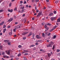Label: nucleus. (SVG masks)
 Listing matches in <instances>:
<instances>
[{
  "instance_id": "f257e3e1",
  "label": "nucleus",
  "mask_w": 60,
  "mask_h": 60,
  "mask_svg": "<svg viewBox=\"0 0 60 60\" xmlns=\"http://www.w3.org/2000/svg\"><path fill=\"white\" fill-rule=\"evenodd\" d=\"M41 15L42 16H43V14H42V12H39L37 16V17H40L41 16Z\"/></svg>"
},
{
  "instance_id": "f03ea898",
  "label": "nucleus",
  "mask_w": 60,
  "mask_h": 60,
  "mask_svg": "<svg viewBox=\"0 0 60 60\" xmlns=\"http://www.w3.org/2000/svg\"><path fill=\"white\" fill-rule=\"evenodd\" d=\"M53 44V42H51L48 45H47V47H51V45Z\"/></svg>"
},
{
  "instance_id": "7ed1b4c3",
  "label": "nucleus",
  "mask_w": 60,
  "mask_h": 60,
  "mask_svg": "<svg viewBox=\"0 0 60 60\" xmlns=\"http://www.w3.org/2000/svg\"><path fill=\"white\" fill-rule=\"evenodd\" d=\"M13 20V18H11L9 20H8L7 21V22H11V21H12Z\"/></svg>"
},
{
  "instance_id": "20e7f679",
  "label": "nucleus",
  "mask_w": 60,
  "mask_h": 60,
  "mask_svg": "<svg viewBox=\"0 0 60 60\" xmlns=\"http://www.w3.org/2000/svg\"><path fill=\"white\" fill-rule=\"evenodd\" d=\"M22 24H21L17 26V27L18 28H20V27H22Z\"/></svg>"
},
{
  "instance_id": "39448f33",
  "label": "nucleus",
  "mask_w": 60,
  "mask_h": 60,
  "mask_svg": "<svg viewBox=\"0 0 60 60\" xmlns=\"http://www.w3.org/2000/svg\"><path fill=\"white\" fill-rule=\"evenodd\" d=\"M28 33V32H25L22 33V35H25V34H27Z\"/></svg>"
},
{
  "instance_id": "423d86ee",
  "label": "nucleus",
  "mask_w": 60,
  "mask_h": 60,
  "mask_svg": "<svg viewBox=\"0 0 60 60\" xmlns=\"http://www.w3.org/2000/svg\"><path fill=\"white\" fill-rule=\"evenodd\" d=\"M36 38L37 39H41V37H40V36H39L38 35H37V36Z\"/></svg>"
},
{
  "instance_id": "0eeeda50",
  "label": "nucleus",
  "mask_w": 60,
  "mask_h": 60,
  "mask_svg": "<svg viewBox=\"0 0 60 60\" xmlns=\"http://www.w3.org/2000/svg\"><path fill=\"white\" fill-rule=\"evenodd\" d=\"M6 52L8 55H10V51H6Z\"/></svg>"
},
{
  "instance_id": "6e6552de",
  "label": "nucleus",
  "mask_w": 60,
  "mask_h": 60,
  "mask_svg": "<svg viewBox=\"0 0 60 60\" xmlns=\"http://www.w3.org/2000/svg\"><path fill=\"white\" fill-rule=\"evenodd\" d=\"M23 51L24 52H22V54H23L24 53H27V52H28V51L27 50H24Z\"/></svg>"
},
{
  "instance_id": "1a4fd4ad",
  "label": "nucleus",
  "mask_w": 60,
  "mask_h": 60,
  "mask_svg": "<svg viewBox=\"0 0 60 60\" xmlns=\"http://www.w3.org/2000/svg\"><path fill=\"white\" fill-rule=\"evenodd\" d=\"M33 34V33H32V32H30L29 33V35H28V36L29 37L30 36H31V35H32Z\"/></svg>"
},
{
  "instance_id": "9d476101",
  "label": "nucleus",
  "mask_w": 60,
  "mask_h": 60,
  "mask_svg": "<svg viewBox=\"0 0 60 60\" xmlns=\"http://www.w3.org/2000/svg\"><path fill=\"white\" fill-rule=\"evenodd\" d=\"M57 22H60V17L57 19Z\"/></svg>"
},
{
  "instance_id": "9b49d317",
  "label": "nucleus",
  "mask_w": 60,
  "mask_h": 60,
  "mask_svg": "<svg viewBox=\"0 0 60 60\" xmlns=\"http://www.w3.org/2000/svg\"><path fill=\"white\" fill-rule=\"evenodd\" d=\"M55 19V18L54 17V18H51V20L53 21L54 19Z\"/></svg>"
},
{
  "instance_id": "f8f14e48",
  "label": "nucleus",
  "mask_w": 60,
  "mask_h": 60,
  "mask_svg": "<svg viewBox=\"0 0 60 60\" xmlns=\"http://www.w3.org/2000/svg\"><path fill=\"white\" fill-rule=\"evenodd\" d=\"M24 11H25V10L24 9H22V11L21 12H20V13H23L24 12Z\"/></svg>"
},
{
  "instance_id": "ddd939ff",
  "label": "nucleus",
  "mask_w": 60,
  "mask_h": 60,
  "mask_svg": "<svg viewBox=\"0 0 60 60\" xmlns=\"http://www.w3.org/2000/svg\"><path fill=\"white\" fill-rule=\"evenodd\" d=\"M6 29L5 28L3 30V32L4 33L5 32V31H6Z\"/></svg>"
},
{
  "instance_id": "4468645a",
  "label": "nucleus",
  "mask_w": 60,
  "mask_h": 60,
  "mask_svg": "<svg viewBox=\"0 0 60 60\" xmlns=\"http://www.w3.org/2000/svg\"><path fill=\"white\" fill-rule=\"evenodd\" d=\"M42 35L43 37H45V34L44 33H43Z\"/></svg>"
},
{
  "instance_id": "2eb2a0df",
  "label": "nucleus",
  "mask_w": 60,
  "mask_h": 60,
  "mask_svg": "<svg viewBox=\"0 0 60 60\" xmlns=\"http://www.w3.org/2000/svg\"><path fill=\"white\" fill-rule=\"evenodd\" d=\"M55 45H53V47L52 48L53 50L54 49H55Z\"/></svg>"
},
{
  "instance_id": "dca6fc26",
  "label": "nucleus",
  "mask_w": 60,
  "mask_h": 60,
  "mask_svg": "<svg viewBox=\"0 0 60 60\" xmlns=\"http://www.w3.org/2000/svg\"><path fill=\"white\" fill-rule=\"evenodd\" d=\"M4 23V22H3L1 23L0 24V25H3Z\"/></svg>"
},
{
  "instance_id": "f3484780",
  "label": "nucleus",
  "mask_w": 60,
  "mask_h": 60,
  "mask_svg": "<svg viewBox=\"0 0 60 60\" xmlns=\"http://www.w3.org/2000/svg\"><path fill=\"white\" fill-rule=\"evenodd\" d=\"M3 48V46H0V49L3 50V49L2 48Z\"/></svg>"
},
{
  "instance_id": "a211bd4d",
  "label": "nucleus",
  "mask_w": 60,
  "mask_h": 60,
  "mask_svg": "<svg viewBox=\"0 0 60 60\" xmlns=\"http://www.w3.org/2000/svg\"><path fill=\"white\" fill-rule=\"evenodd\" d=\"M34 46H35V45H31L30 47V48H31V47H34Z\"/></svg>"
},
{
  "instance_id": "6ab92c4d",
  "label": "nucleus",
  "mask_w": 60,
  "mask_h": 60,
  "mask_svg": "<svg viewBox=\"0 0 60 60\" xmlns=\"http://www.w3.org/2000/svg\"><path fill=\"white\" fill-rule=\"evenodd\" d=\"M54 28H53V29H51L50 31V32H52V31H53V30H54Z\"/></svg>"
},
{
  "instance_id": "aec40b11",
  "label": "nucleus",
  "mask_w": 60,
  "mask_h": 60,
  "mask_svg": "<svg viewBox=\"0 0 60 60\" xmlns=\"http://www.w3.org/2000/svg\"><path fill=\"white\" fill-rule=\"evenodd\" d=\"M47 25L46 24H45V28H47Z\"/></svg>"
},
{
  "instance_id": "412c9836",
  "label": "nucleus",
  "mask_w": 60,
  "mask_h": 60,
  "mask_svg": "<svg viewBox=\"0 0 60 60\" xmlns=\"http://www.w3.org/2000/svg\"><path fill=\"white\" fill-rule=\"evenodd\" d=\"M21 56V53H19L18 55V57H19V56Z\"/></svg>"
},
{
  "instance_id": "4be33fe9",
  "label": "nucleus",
  "mask_w": 60,
  "mask_h": 60,
  "mask_svg": "<svg viewBox=\"0 0 60 60\" xmlns=\"http://www.w3.org/2000/svg\"><path fill=\"white\" fill-rule=\"evenodd\" d=\"M53 14L52 13H51V14H50L49 15V16H52L53 15Z\"/></svg>"
},
{
  "instance_id": "5701e85b",
  "label": "nucleus",
  "mask_w": 60,
  "mask_h": 60,
  "mask_svg": "<svg viewBox=\"0 0 60 60\" xmlns=\"http://www.w3.org/2000/svg\"><path fill=\"white\" fill-rule=\"evenodd\" d=\"M4 42H8V40H4Z\"/></svg>"
},
{
  "instance_id": "b1692460",
  "label": "nucleus",
  "mask_w": 60,
  "mask_h": 60,
  "mask_svg": "<svg viewBox=\"0 0 60 60\" xmlns=\"http://www.w3.org/2000/svg\"><path fill=\"white\" fill-rule=\"evenodd\" d=\"M56 36L54 35L53 36V38H53V39H54V38H55H55H56Z\"/></svg>"
},
{
  "instance_id": "393cba45",
  "label": "nucleus",
  "mask_w": 60,
  "mask_h": 60,
  "mask_svg": "<svg viewBox=\"0 0 60 60\" xmlns=\"http://www.w3.org/2000/svg\"><path fill=\"white\" fill-rule=\"evenodd\" d=\"M12 34V32H11L10 33H9V35H11Z\"/></svg>"
},
{
  "instance_id": "a878e982",
  "label": "nucleus",
  "mask_w": 60,
  "mask_h": 60,
  "mask_svg": "<svg viewBox=\"0 0 60 60\" xmlns=\"http://www.w3.org/2000/svg\"><path fill=\"white\" fill-rule=\"evenodd\" d=\"M23 58H24V60H27V59L26 57H23Z\"/></svg>"
},
{
  "instance_id": "bb28decb",
  "label": "nucleus",
  "mask_w": 60,
  "mask_h": 60,
  "mask_svg": "<svg viewBox=\"0 0 60 60\" xmlns=\"http://www.w3.org/2000/svg\"><path fill=\"white\" fill-rule=\"evenodd\" d=\"M8 45H11V43L10 42H8Z\"/></svg>"
},
{
  "instance_id": "cd10ccee",
  "label": "nucleus",
  "mask_w": 60,
  "mask_h": 60,
  "mask_svg": "<svg viewBox=\"0 0 60 60\" xmlns=\"http://www.w3.org/2000/svg\"><path fill=\"white\" fill-rule=\"evenodd\" d=\"M6 25H4V27H3V28H5V27H6Z\"/></svg>"
},
{
  "instance_id": "c85d7f7f",
  "label": "nucleus",
  "mask_w": 60,
  "mask_h": 60,
  "mask_svg": "<svg viewBox=\"0 0 60 60\" xmlns=\"http://www.w3.org/2000/svg\"><path fill=\"white\" fill-rule=\"evenodd\" d=\"M47 25H48V26H50V25H51V24L49 23H48L47 24Z\"/></svg>"
},
{
  "instance_id": "c756f323",
  "label": "nucleus",
  "mask_w": 60,
  "mask_h": 60,
  "mask_svg": "<svg viewBox=\"0 0 60 60\" xmlns=\"http://www.w3.org/2000/svg\"><path fill=\"white\" fill-rule=\"evenodd\" d=\"M3 11V9L0 10V13L1 12H2V11Z\"/></svg>"
},
{
  "instance_id": "7c9ffc66",
  "label": "nucleus",
  "mask_w": 60,
  "mask_h": 60,
  "mask_svg": "<svg viewBox=\"0 0 60 60\" xmlns=\"http://www.w3.org/2000/svg\"><path fill=\"white\" fill-rule=\"evenodd\" d=\"M11 3H10L9 5V7H11Z\"/></svg>"
},
{
  "instance_id": "2f4dec72",
  "label": "nucleus",
  "mask_w": 60,
  "mask_h": 60,
  "mask_svg": "<svg viewBox=\"0 0 60 60\" xmlns=\"http://www.w3.org/2000/svg\"><path fill=\"white\" fill-rule=\"evenodd\" d=\"M16 28H15L13 30L15 32H16Z\"/></svg>"
},
{
  "instance_id": "473e14b6",
  "label": "nucleus",
  "mask_w": 60,
  "mask_h": 60,
  "mask_svg": "<svg viewBox=\"0 0 60 60\" xmlns=\"http://www.w3.org/2000/svg\"><path fill=\"white\" fill-rule=\"evenodd\" d=\"M60 51V50L59 49H57V52H58Z\"/></svg>"
},
{
  "instance_id": "72a5a7b5",
  "label": "nucleus",
  "mask_w": 60,
  "mask_h": 60,
  "mask_svg": "<svg viewBox=\"0 0 60 60\" xmlns=\"http://www.w3.org/2000/svg\"><path fill=\"white\" fill-rule=\"evenodd\" d=\"M48 56L49 57H50V56H51V54H48Z\"/></svg>"
},
{
  "instance_id": "f704fd0d",
  "label": "nucleus",
  "mask_w": 60,
  "mask_h": 60,
  "mask_svg": "<svg viewBox=\"0 0 60 60\" xmlns=\"http://www.w3.org/2000/svg\"><path fill=\"white\" fill-rule=\"evenodd\" d=\"M31 1L32 3H34V0H31Z\"/></svg>"
},
{
  "instance_id": "c9c22d12",
  "label": "nucleus",
  "mask_w": 60,
  "mask_h": 60,
  "mask_svg": "<svg viewBox=\"0 0 60 60\" xmlns=\"http://www.w3.org/2000/svg\"><path fill=\"white\" fill-rule=\"evenodd\" d=\"M39 0H36L35 2H39Z\"/></svg>"
},
{
  "instance_id": "e433bc0d",
  "label": "nucleus",
  "mask_w": 60,
  "mask_h": 60,
  "mask_svg": "<svg viewBox=\"0 0 60 60\" xmlns=\"http://www.w3.org/2000/svg\"><path fill=\"white\" fill-rule=\"evenodd\" d=\"M17 10V8L16 7L14 9V11Z\"/></svg>"
},
{
  "instance_id": "4c0bfd02",
  "label": "nucleus",
  "mask_w": 60,
  "mask_h": 60,
  "mask_svg": "<svg viewBox=\"0 0 60 60\" xmlns=\"http://www.w3.org/2000/svg\"><path fill=\"white\" fill-rule=\"evenodd\" d=\"M56 11H54V14H56Z\"/></svg>"
},
{
  "instance_id": "58836bf2",
  "label": "nucleus",
  "mask_w": 60,
  "mask_h": 60,
  "mask_svg": "<svg viewBox=\"0 0 60 60\" xmlns=\"http://www.w3.org/2000/svg\"><path fill=\"white\" fill-rule=\"evenodd\" d=\"M20 4H22V3H23V1H20Z\"/></svg>"
},
{
  "instance_id": "ea45409f",
  "label": "nucleus",
  "mask_w": 60,
  "mask_h": 60,
  "mask_svg": "<svg viewBox=\"0 0 60 60\" xmlns=\"http://www.w3.org/2000/svg\"><path fill=\"white\" fill-rule=\"evenodd\" d=\"M21 9H24V6H23L22 8L21 7Z\"/></svg>"
},
{
  "instance_id": "a19ab883",
  "label": "nucleus",
  "mask_w": 60,
  "mask_h": 60,
  "mask_svg": "<svg viewBox=\"0 0 60 60\" xmlns=\"http://www.w3.org/2000/svg\"><path fill=\"white\" fill-rule=\"evenodd\" d=\"M13 11V10L12 9H11V10H10V12H12V11Z\"/></svg>"
},
{
  "instance_id": "79ce46f5",
  "label": "nucleus",
  "mask_w": 60,
  "mask_h": 60,
  "mask_svg": "<svg viewBox=\"0 0 60 60\" xmlns=\"http://www.w3.org/2000/svg\"><path fill=\"white\" fill-rule=\"evenodd\" d=\"M23 40H25L26 39V37H23Z\"/></svg>"
},
{
  "instance_id": "37998d69",
  "label": "nucleus",
  "mask_w": 60,
  "mask_h": 60,
  "mask_svg": "<svg viewBox=\"0 0 60 60\" xmlns=\"http://www.w3.org/2000/svg\"><path fill=\"white\" fill-rule=\"evenodd\" d=\"M36 11L37 12H38L39 11L38 10H37Z\"/></svg>"
},
{
  "instance_id": "c03bdc74",
  "label": "nucleus",
  "mask_w": 60,
  "mask_h": 60,
  "mask_svg": "<svg viewBox=\"0 0 60 60\" xmlns=\"http://www.w3.org/2000/svg\"><path fill=\"white\" fill-rule=\"evenodd\" d=\"M24 55H28V53H25L24 54Z\"/></svg>"
},
{
  "instance_id": "a18cd8bd",
  "label": "nucleus",
  "mask_w": 60,
  "mask_h": 60,
  "mask_svg": "<svg viewBox=\"0 0 60 60\" xmlns=\"http://www.w3.org/2000/svg\"><path fill=\"white\" fill-rule=\"evenodd\" d=\"M21 46L20 45H19L18 46L19 48H21Z\"/></svg>"
},
{
  "instance_id": "49530a36",
  "label": "nucleus",
  "mask_w": 60,
  "mask_h": 60,
  "mask_svg": "<svg viewBox=\"0 0 60 60\" xmlns=\"http://www.w3.org/2000/svg\"><path fill=\"white\" fill-rule=\"evenodd\" d=\"M40 51H43L44 50H43L42 49L40 50Z\"/></svg>"
},
{
  "instance_id": "de8ad7c7",
  "label": "nucleus",
  "mask_w": 60,
  "mask_h": 60,
  "mask_svg": "<svg viewBox=\"0 0 60 60\" xmlns=\"http://www.w3.org/2000/svg\"><path fill=\"white\" fill-rule=\"evenodd\" d=\"M26 1H24V4H26Z\"/></svg>"
},
{
  "instance_id": "09e8293b",
  "label": "nucleus",
  "mask_w": 60,
  "mask_h": 60,
  "mask_svg": "<svg viewBox=\"0 0 60 60\" xmlns=\"http://www.w3.org/2000/svg\"><path fill=\"white\" fill-rule=\"evenodd\" d=\"M25 30H26V31H28V29H25Z\"/></svg>"
},
{
  "instance_id": "8fccbe9b",
  "label": "nucleus",
  "mask_w": 60,
  "mask_h": 60,
  "mask_svg": "<svg viewBox=\"0 0 60 60\" xmlns=\"http://www.w3.org/2000/svg\"><path fill=\"white\" fill-rule=\"evenodd\" d=\"M8 11L9 12H10V11L11 12V10H10L9 9H8Z\"/></svg>"
},
{
  "instance_id": "3c124183",
  "label": "nucleus",
  "mask_w": 60,
  "mask_h": 60,
  "mask_svg": "<svg viewBox=\"0 0 60 60\" xmlns=\"http://www.w3.org/2000/svg\"><path fill=\"white\" fill-rule=\"evenodd\" d=\"M50 35V33H49L48 34V36H49Z\"/></svg>"
},
{
  "instance_id": "603ef678",
  "label": "nucleus",
  "mask_w": 60,
  "mask_h": 60,
  "mask_svg": "<svg viewBox=\"0 0 60 60\" xmlns=\"http://www.w3.org/2000/svg\"><path fill=\"white\" fill-rule=\"evenodd\" d=\"M5 57H6L7 58H9V56H5Z\"/></svg>"
},
{
  "instance_id": "864d4df0",
  "label": "nucleus",
  "mask_w": 60,
  "mask_h": 60,
  "mask_svg": "<svg viewBox=\"0 0 60 60\" xmlns=\"http://www.w3.org/2000/svg\"><path fill=\"white\" fill-rule=\"evenodd\" d=\"M46 1L47 2H49V0H46Z\"/></svg>"
},
{
  "instance_id": "5fc2aeb1",
  "label": "nucleus",
  "mask_w": 60,
  "mask_h": 60,
  "mask_svg": "<svg viewBox=\"0 0 60 60\" xmlns=\"http://www.w3.org/2000/svg\"><path fill=\"white\" fill-rule=\"evenodd\" d=\"M11 27V26H7V27L8 28H10Z\"/></svg>"
},
{
  "instance_id": "6e6d98bb",
  "label": "nucleus",
  "mask_w": 60,
  "mask_h": 60,
  "mask_svg": "<svg viewBox=\"0 0 60 60\" xmlns=\"http://www.w3.org/2000/svg\"><path fill=\"white\" fill-rule=\"evenodd\" d=\"M38 44V43H36L35 45H37Z\"/></svg>"
},
{
  "instance_id": "4d7b16f0",
  "label": "nucleus",
  "mask_w": 60,
  "mask_h": 60,
  "mask_svg": "<svg viewBox=\"0 0 60 60\" xmlns=\"http://www.w3.org/2000/svg\"><path fill=\"white\" fill-rule=\"evenodd\" d=\"M43 9L44 10H45V9H46V7H44L43 8Z\"/></svg>"
},
{
  "instance_id": "13d9d810",
  "label": "nucleus",
  "mask_w": 60,
  "mask_h": 60,
  "mask_svg": "<svg viewBox=\"0 0 60 60\" xmlns=\"http://www.w3.org/2000/svg\"><path fill=\"white\" fill-rule=\"evenodd\" d=\"M35 10H36L37 9V8L36 7V6H35Z\"/></svg>"
},
{
  "instance_id": "bf43d9fd",
  "label": "nucleus",
  "mask_w": 60,
  "mask_h": 60,
  "mask_svg": "<svg viewBox=\"0 0 60 60\" xmlns=\"http://www.w3.org/2000/svg\"><path fill=\"white\" fill-rule=\"evenodd\" d=\"M56 26H55L54 27V29H56Z\"/></svg>"
},
{
  "instance_id": "052dcab7",
  "label": "nucleus",
  "mask_w": 60,
  "mask_h": 60,
  "mask_svg": "<svg viewBox=\"0 0 60 60\" xmlns=\"http://www.w3.org/2000/svg\"><path fill=\"white\" fill-rule=\"evenodd\" d=\"M10 57L13 58V56H10Z\"/></svg>"
},
{
  "instance_id": "680f3d73",
  "label": "nucleus",
  "mask_w": 60,
  "mask_h": 60,
  "mask_svg": "<svg viewBox=\"0 0 60 60\" xmlns=\"http://www.w3.org/2000/svg\"><path fill=\"white\" fill-rule=\"evenodd\" d=\"M25 14H23L22 15L23 17H25Z\"/></svg>"
},
{
  "instance_id": "e2e57ef3",
  "label": "nucleus",
  "mask_w": 60,
  "mask_h": 60,
  "mask_svg": "<svg viewBox=\"0 0 60 60\" xmlns=\"http://www.w3.org/2000/svg\"><path fill=\"white\" fill-rule=\"evenodd\" d=\"M4 52H3L2 53V55H4Z\"/></svg>"
},
{
  "instance_id": "0e129e2a",
  "label": "nucleus",
  "mask_w": 60,
  "mask_h": 60,
  "mask_svg": "<svg viewBox=\"0 0 60 60\" xmlns=\"http://www.w3.org/2000/svg\"><path fill=\"white\" fill-rule=\"evenodd\" d=\"M55 3H56V4L57 3H58V2L57 1H56L55 2Z\"/></svg>"
},
{
  "instance_id": "69168bd1",
  "label": "nucleus",
  "mask_w": 60,
  "mask_h": 60,
  "mask_svg": "<svg viewBox=\"0 0 60 60\" xmlns=\"http://www.w3.org/2000/svg\"><path fill=\"white\" fill-rule=\"evenodd\" d=\"M34 17H33L32 18V20H34Z\"/></svg>"
},
{
  "instance_id": "338daca9",
  "label": "nucleus",
  "mask_w": 60,
  "mask_h": 60,
  "mask_svg": "<svg viewBox=\"0 0 60 60\" xmlns=\"http://www.w3.org/2000/svg\"><path fill=\"white\" fill-rule=\"evenodd\" d=\"M2 35V33H0V35Z\"/></svg>"
},
{
  "instance_id": "774afa93",
  "label": "nucleus",
  "mask_w": 60,
  "mask_h": 60,
  "mask_svg": "<svg viewBox=\"0 0 60 60\" xmlns=\"http://www.w3.org/2000/svg\"><path fill=\"white\" fill-rule=\"evenodd\" d=\"M26 7H28V5H26Z\"/></svg>"
}]
</instances>
